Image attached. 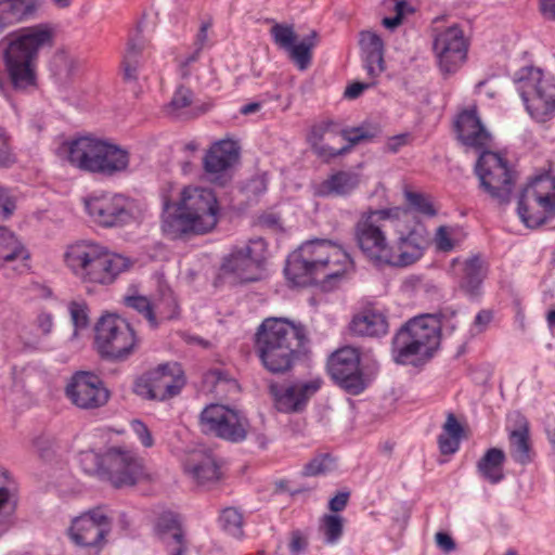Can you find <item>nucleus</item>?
Wrapping results in <instances>:
<instances>
[{
    "instance_id": "f257e3e1",
    "label": "nucleus",
    "mask_w": 555,
    "mask_h": 555,
    "mask_svg": "<svg viewBox=\"0 0 555 555\" xmlns=\"http://www.w3.org/2000/svg\"><path fill=\"white\" fill-rule=\"evenodd\" d=\"M53 43V30L46 24L24 27L1 40L3 73L0 88L8 85L16 92H31L38 87L39 51Z\"/></svg>"
},
{
    "instance_id": "f03ea898",
    "label": "nucleus",
    "mask_w": 555,
    "mask_h": 555,
    "mask_svg": "<svg viewBox=\"0 0 555 555\" xmlns=\"http://www.w3.org/2000/svg\"><path fill=\"white\" fill-rule=\"evenodd\" d=\"M351 267L352 260L340 245L330 240L314 238L305 242L288 256L284 272L294 285L308 286L339 279Z\"/></svg>"
},
{
    "instance_id": "7ed1b4c3",
    "label": "nucleus",
    "mask_w": 555,
    "mask_h": 555,
    "mask_svg": "<svg viewBox=\"0 0 555 555\" xmlns=\"http://www.w3.org/2000/svg\"><path fill=\"white\" fill-rule=\"evenodd\" d=\"M309 343L301 323L285 318H267L255 335L256 352L263 367L275 375L292 371Z\"/></svg>"
},
{
    "instance_id": "20e7f679",
    "label": "nucleus",
    "mask_w": 555,
    "mask_h": 555,
    "mask_svg": "<svg viewBox=\"0 0 555 555\" xmlns=\"http://www.w3.org/2000/svg\"><path fill=\"white\" fill-rule=\"evenodd\" d=\"M218 212V202L211 190L186 186L177 203L164 202L162 229L171 238L205 234L216 227Z\"/></svg>"
},
{
    "instance_id": "39448f33",
    "label": "nucleus",
    "mask_w": 555,
    "mask_h": 555,
    "mask_svg": "<svg viewBox=\"0 0 555 555\" xmlns=\"http://www.w3.org/2000/svg\"><path fill=\"white\" fill-rule=\"evenodd\" d=\"M447 314H423L404 323L391 343L392 358L399 364H416L428 360L440 345V332L447 325Z\"/></svg>"
},
{
    "instance_id": "423d86ee",
    "label": "nucleus",
    "mask_w": 555,
    "mask_h": 555,
    "mask_svg": "<svg viewBox=\"0 0 555 555\" xmlns=\"http://www.w3.org/2000/svg\"><path fill=\"white\" fill-rule=\"evenodd\" d=\"M65 261L73 273L85 283L108 285L131 262L121 255L109 253L105 247L93 242H79L72 245Z\"/></svg>"
},
{
    "instance_id": "0eeeda50",
    "label": "nucleus",
    "mask_w": 555,
    "mask_h": 555,
    "mask_svg": "<svg viewBox=\"0 0 555 555\" xmlns=\"http://www.w3.org/2000/svg\"><path fill=\"white\" fill-rule=\"evenodd\" d=\"M68 162L82 171L111 178L128 170L130 153L108 140L85 135L68 143Z\"/></svg>"
},
{
    "instance_id": "6e6552de",
    "label": "nucleus",
    "mask_w": 555,
    "mask_h": 555,
    "mask_svg": "<svg viewBox=\"0 0 555 555\" xmlns=\"http://www.w3.org/2000/svg\"><path fill=\"white\" fill-rule=\"evenodd\" d=\"M513 81L527 112L538 121L555 114V79L541 68L524 66L515 72Z\"/></svg>"
},
{
    "instance_id": "1a4fd4ad",
    "label": "nucleus",
    "mask_w": 555,
    "mask_h": 555,
    "mask_svg": "<svg viewBox=\"0 0 555 555\" xmlns=\"http://www.w3.org/2000/svg\"><path fill=\"white\" fill-rule=\"evenodd\" d=\"M94 345L102 359L127 361L138 349V338L130 323L116 313L103 314L94 326Z\"/></svg>"
},
{
    "instance_id": "9d476101",
    "label": "nucleus",
    "mask_w": 555,
    "mask_h": 555,
    "mask_svg": "<svg viewBox=\"0 0 555 555\" xmlns=\"http://www.w3.org/2000/svg\"><path fill=\"white\" fill-rule=\"evenodd\" d=\"M517 212L527 228L537 229L555 217V177L532 178L521 190Z\"/></svg>"
},
{
    "instance_id": "9b49d317",
    "label": "nucleus",
    "mask_w": 555,
    "mask_h": 555,
    "mask_svg": "<svg viewBox=\"0 0 555 555\" xmlns=\"http://www.w3.org/2000/svg\"><path fill=\"white\" fill-rule=\"evenodd\" d=\"M399 208L367 210L354 225V238L363 255L376 264H386L390 244L386 235L387 222L398 218Z\"/></svg>"
},
{
    "instance_id": "f8f14e48",
    "label": "nucleus",
    "mask_w": 555,
    "mask_h": 555,
    "mask_svg": "<svg viewBox=\"0 0 555 555\" xmlns=\"http://www.w3.org/2000/svg\"><path fill=\"white\" fill-rule=\"evenodd\" d=\"M479 188L499 204H507L517 181V171L499 153L483 151L475 165Z\"/></svg>"
},
{
    "instance_id": "ddd939ff",
    "label": "nucleus",
    "mask_w": 555,
    "mask_h": 555,
    "mask_svg": "<svg viewBox=\"0 0 555 555\" xmlns=\"http://www.w3.org/2000/svg\"><path fill=\"white\" fill-rule=\"evenodd\" d=\"M184 385L185 376L181 365L167 362L138 376L132 391L144 400L166 401L179 395Z\"/></svg>"
},
{
    "instance_id": "4468645a",
    "label": "nucleus",
    "mask_w": 555,
    "mask_h": 555,
    "mask_svg": "<svg viewBox=\"0 0 555 555\" xmlns=\"http://www.w3.org/2000/svg\"><path fill=\"white\" fill-rule=\"evenodd\" d=\"M112 518L104 506H95L73 518L67 529L69 540L92 554H100L112 531Z\"/></svg>"
},
{
    "instance_id": "2eb2a0df",
    "label": "nucleus",
    "mask_w": 555,
    "mask_h": 555,
    "mask_svg": "<svg viewBox=\"0 0 555 555\" xmlns=\"http://www.w3.org/2000/svg\"><path fill=\"white\" fill-rule=\"evenodd\" d=\"M267 244L263 238H250L242 246H234L223 258L221 272L232 275L240 283L255 282L266 260Z\"/></svg>"
},
{
    "instance_id": "dca6fc26",
    "label": "nucleus",
    "mask_w": 555,
    "mask_h": 555,
    "mask_svg": "<svg viewBox=\"0 0 555 555\" xmlns=\"http://www.w3.org/2000/svg\"><path fill=\"white\" fill-rule=\"evenodd\" d=\"M334 126L335 124L332 120H324L312 126L308 134V142L311 145L313 153L323 158L325 162H330L337 156L345 155L361 141L372 140L380 134L379 126L371 124H363L351 129H343L340 134L346 141H348V144L336 150L328 145L322 144L325 134L333 131L332 128Z\"/></svg>"
},
{
    "instance_id": "f3484780",
    "label": "nucleus",
    "mask_w": 555,
    "mask_h": 555,
    "mask_svg": "<svg viewBox=\"0 0 555 555\" xmlns=\"http://www.w3.org/2000/svg\"><path fill=\"white\" fill-rule=\"evenodd\" d=\"M204 431L231 442H241L247 436L248 420L237 410L223 404H210L201 413Z\"/></svg>"
},
{
    "instance_id": "a211bd4d",
    "label": "nucleus",
    "mask_w": 555,
    "mask_h": 555,
    "mask_svg": "<svg viewBox=\"0 0 555 555\" xmlns=\"http://www.w3.org/2000/svg\"><path fill=\"white\" fill-rule=\"evenodd\" d=\"M360 361V351L350 346L336 350L327 361V371L332 379L352 396L360 395L367 387Z\"/></svg>"
},
{
    "instance_id": "6ab92c4d",
    "label": "nucleus",
    "mask_w": 555,
    "mask_h": 555,
    "mask_svg": "<svg viewBox=\"0 0 555 555\" xmlns=\"http://www.w3.org/2000/svg\"><path fill=\"white\" fill-rule=\"evenodd\" d=\"M65 395L69 401L82 410L104 406L111 397L104 382L94 373L79 371L68 380Z\"/></svg>"
},
{
    "instance_id": "aec40b11",
    "label": "nucleus",
    "mask_w": 555,
    "mask_h": 555,
    "mask_svg": "<svg viewBox=\"0 0 555 555\" xmlns=\"http://www.w3.org/2000/svg\"><path fill=\"white\" fill-rule=\"evenodd\" d=\"M104 463L106 478L115 488L133 486L144 476L143 460L131 450L111 448Z\"/></svg>"
},
{
    "instance_id": "412c9836",
    "label": "nucleus",
    "mask_w": 555,
    "mask_h": 555,
    "mask_svg": "<svg viewBox=\"0 0 555 555\" xmlns=\"http://www.w3.org/2000/svg\"><path fill=\"white\" fill-rule=\"evenodd\" d=\"M86 209L93 221L102 227H119L131 218L129 201L120 194H102L86 201Z\"/></svg>"
},
{
    "instance_id": "4be33fe9",
    "label": "nucleus",
    "mask_w": 555,
    "mask_h": 555,
    "mask_svg": "<svg viewBox=\"0 0 555 555\" xmlns=\"http://www.w3.org/2000/svg\"><path fill=\"white\" fill-rule=\"evenodd\" d=\"M322 384L323 382L319 377L307 382H296L286 387L271 383L269 392L278 411L300 413L306 409L310 399L321 389Z\"/></svg>"
},
{
    "instance_id": "5701e85b",
    "label": "nucleus",
    "mask_w": 555,
    "mask_h": 555,
    "mask_svg": "<svg viewBox=\"0 0 555 555\" xmlns=\"http://www.w3.org/2000/svg\"><path fill=\"white\" fill-rule=\"evenodd\" d=\"M433 49L444 73L455 72L467 55V42L462 29L456 25L438 33L434 39Z\"/></svg>"
},
{
    "instance_id": "b1692460",
    "label": "nucleus",
    "mask_w": 555,
    "mask_h": 555,
    "mask_svg": "<svg viewBox=\"0 0 555 555\" xmlns=\"http://www.w3.org/2000/svg\"><path fill=\"white\" fill-rule=\"evenodd\" d=\"M450 267L460 291L469 298H477L481 295L488 267L479 254L467 258L456 257L451 260Z\"/></svg>"
},
{
    "instance_id": "393cba45",
    "label": "nucleus",
    "mask_w": 555,
    "mask_h": 555,
    "mask_svg": "<svg viewBox=\"0 0 555 555\" xmlns=\"http://www.w3.org/2000/svg\"><path fill=\"white\" fill-rule=\"evenodd\" d=\"M240 146L233 140H220L206 152L203 167L206 175L220 185L225 183L224 173L238 159Z\"/></svg>"
},
{
    "instance_id": "a878e982",
    "label": "nucleus",
    "mask_w": 555,
    "mask_h": 555,
    "mask_svg": "<svg viewBox=\"0 0 555 555\" xmlns=\"http://www.w3.org/2000/svg\"><path fill=\"white\" fill-rule=\"evenodd\" d=\"M427 244L426 231L423 228H413L405 235L399 236L397 245H390L386 264L406 267L417 261Z\"/></svg>"
},
{
    "instance_id": "bb28decb",
    "label": "nucleus",
    "mask_w": 555,
    "mask_h": 555,
    "mask_svg": "<svg viewBox=\"0 0 555 555\" xmlns=\"http://www.w3.org/2000/svg\"><path fill=\"white\" fill-rule=\"evenodd\" d=\"M154 530L165 544L168 555L186 554L188 541L179 514L171 511L163 512L155 520Z\"/></svg>"
},
{
    "instance_id": "cd10ccee",
    "label": "nucleus",
    "mask_w": 555,
    "mask_h": 555,
    "mask_svg": "<svg viewBox=\"0 0 555 555\" xmlns=\"http://www.w3.org/2000/svg\"><path fill=\"white\" fill-rule=\"evenodd\" d=\"M511 421L512 424L506 427L509 454L517 464L528 465L534 457L529 421L518 412L512 414Z\"/></svg>"
},
{
    "instance_id": "c85d7f7f",
    "label": "nucleus",
    "mask_w": 555,
    "mask_h": 555,
    "mask_svg": "<svg viewBox=\"0 0 555 555\" xmlns=\"http://www.w3.org/2000/svg\"><path fill=\"white\" fill-rule=\"evenodd\" d=\"M454 130L463 145L481 149L489 141V133L483 127L476 107L464 109L454 121Z\"/></svg>"
},
{
    "instance_id": "c756f323",
    "label": "nucleus",
    "mask_w": 555,
    "mask_h": 555,
    "mask_svg": "<svg viewBox=\"0 0 555 555\" xmlns=\"http://www.w3.org/2000/svg\"><path fill=\"white\" fill-rule=\"evenodd\" d=\"M184 472L199 486H207L220 479V467L215 457L203 451L192 452L183 464Z\"/></svg>"
},
{
    "instance_id": "7c9ffc66",
    "label": "nucleus",
    "mask_w": 555,
    "mask_h": 555,
    "mask_svg": "<svg viewBox=\"0 0 555 555\" xmlns=\"http://www.w3.org/2000/svg\"><path fill=\"white\" fill-rule=\"evenodd\" d=\"M388 321L384 313L364 309L353 315L349 328L357 336L379 337L388 333Z\"/></svg>"
},
{
    "instance_id": "2f4dec72",
    "label": "nucleus",
    "mask_w": 555,
    "mask_h": 555,
    "mask_svg": "<svg viewBox=\"0 0 555 555\" xmlns=\"http://www.w3.org/2000/svg\"><path fill=\"white\" fill-rule=\"evenodd\" d=\"M27 249L18 242L16 236L8 228L0 227V266L20 260L18 266L13 267V269L23 273L29 269Z\"/></svg>"
},
{
    "instance_id": "473e14b6",
    "label": "nucleus",
    "mask_w": 555,
    "mask_h": 555,
    "mask_svg": "<svg viewBox=\"0 0 555 555\" xmlns=\"http://www.w3.org/2000/svg\"><path fill=\"white\" fill-rule=\"evenodd\" d=\"M360 176L353 171L339 170L322 181L317 190L320 196H346L358 188Z\"/></svg>"
},
{
    "instance_id": "72a5a7b5",
    "label": "nucleus",
    "mask_w": 555,
    "mask_h": 555,
    "mask_svg": "<svg viewBox=\"0 0 555 555\" xmlns=\"http://www.w3.org/2000/svg\"><path fill=\"white\" fill-rule=\"evenodd\" d=\"M505 453L499 448H490L477 462L478 475L487 482L496 485L501 482L504 475Z\"/></svg>"
},
{
    "instance_id": "f704fd0d",
    "label": "nucleus",
    "mask_w": 555,
    "mask_h": 555,
    "mask_svg": "<svg viewBox=\"0 0 555 555\" xmlns=\"http://www.w3.org/2000/svg\"><path fill=\"white\" fill-rule=\"evenodd\" d=\"M142 30L137 29L127 43L122 60L124 79L135 80L138 78V68L141 64L142 52L145 48V41L141 35Z\"/></svg>"
},
{
    "instance_id": "c9c22d12",
    "label": "nucleus",
    "mask_w": 555,
    "mask_h": 555,
    "mask_svg": "<svg viewBox=\"0 0 555 555\" xmlns=\"http://www.w3.org/2000/svg\"><path fill=\"white\" fill-rule=\"evenodd\" d=\"M318 33L312 30L307 37L300 42L296 41L286 51L289 54L291 60L296 64L300 70H305L309 67L312 60V49L317 46Z\"/></svg>"
},
{
    "instance_id": "e433bc0d",
    "label": "nucleus",
    "mask_w": 555,
    "mask_h": 555,
    "mask_svg": "<svg viewBox=\"0 0 555 555\" xmlns=\"http://www.w3.org/2000/svg\"><path fill=\"white\" fill-rule=\"evenodd\" d=\"M122 302L125 307L142 315L151 327L156 328L158 326L154 301L149 297L143 295H127L124 297Z\"/></svg>"
},
{
    "instance_id": "4c0bfd02",
    "label": "nucleus",
    "mask_w": 555,
    "mask_h": 555,
    "mask_svg": "<svg viewBox=\"0 0 555 555\" xmlns=\"http://www.w3.org/2000/svg\"><path fill=\"white\" fill-rule=\"evenodd\" d=\"M320 531L328 544L337 543L344 532V519L339 515L326 514L320 520Z\"/></svg>"
},
{
    "instance_id": "58836bf2",
    "label": "nucleus",
    "mask_w": 555,
    "mask_h": 555,
    "mask_svg": "<svg viewBox=\"0 0 555 555\" xmlns=\"http://www.w3.org/2000/svg\"><path fill=\"white\" fill-rule=\"evenodd\" d=\"M222 529L229 534L241 538L243 535V515L234 507H227L219 517Z\"/></svg>"
},
{
    "instance_id": "ea45409f",
    "label": "nucleus",
    "mask_w": 555,
    "mask_h": 555,
    "mask_svg": "<svg viewBox=\"0 0 555 555\" xmlns=\"http://www.w3.org/2000/svg\"><path fill=\"white\" fill-rule=\"evenodd\" d=\"M335 468V460L328 453H322L309 461L302 469L306 477L319 476L326 474Z\"/></svg>"
},
{
    "instance_id": "a19ab883",
    "label": "nucleus",
    "mask_w": 555,
    "mask_h": 555,
    "mask_svg": "<svg viewBox=\"0 0 555 555\" xmlns=\"http://www.w3.org/2000/svg\"><path fill=\"white\" fill-rule=\"evenodd\" d=\"M405 199L408 204L418 214L433 218L437 215V209L435 208L433 202L430 201V196L413 191L404 192Z\"/></svg>"
},
{
    "instance_id": "79ce46f5",
    "label": "nucleus",
    "mask_w": 555,
    "mask_h": 555,
    "mask_svg": "<svg viewBox=\"0 0 555 555\" xmlns=\"http://www.w3.org/2000/svg\"><path fill=\"white\" fill-rule=\"evenodd\" d=\"M79 462L86 474L106 478L104 455L101 456L92 451L82 452L80 453Z\"/></svg>"
},
{
    "instance_id": "37998d69",
    "label": "nucleus",
    "mask_w": 555,
    "mask_h": 555,
    "mask_svg": "<svg viewBox=\"0 0 555 555\" xmlns=\"http://www.w3.org/2000/svg\"><path fill=\"white\" fill-rule=\"evenodd\" d=\"M158 324L164 320H171L178 315V304L171 292L165 293L154 301Z\"/></svg>"
},
{
    "instance_id": "c03bdc74",
    "label": "nucleus",
    "mask_w": 555,
    "mask_h": 555,
    "mask_svg": "<svg viewBox=\"0 0 555 555\" xmlns=\"http://www.w3.org/2000/svg\"><path fill=\"white\" fill-rule=\"evenodd\" d=\"M7 470L0 467V514L13 516L16 509V500L13 493L8 489Z\"/></svg>"
},
{
    "instance_id": "a18cd8bd",
    "label": "nucleus",
    "mask_w": 555,
    "mask_h": 555,
    "mask_svg": "<svg viewBox=\"0 0 555 555\" xmlns=\"http://www.w3.org/2000/svg\"><path fill=\"white\" fill-rule=\"evenodd\" d=\"M275 44L283 50H287L296 41V34L292 25L279 24L272 26L270 30Z\"/></svg>"
},
{
    "instance_id": "49530a36",
    "label": "nucleus",
    "mask_w": 555,
    "mask_h": 555,
    "mask_svg": "<svg viewBox=\"0 0 555 555\" xmlns=\"http://www.w3.org/2000/svg\"><path fill=\"white\" fill-rule=\"evenodd\" d=\"M363 67L370 79L376 78L385 70L384 52L361 54Z\"/></svg>"
},
{
    "instance_id": "de8ad7c7",
    "label": "nucleus",
    "mask_w": 555,
    "mask_h": 555,
    "mask_svg": "<svg viewBox=\"0 0 555 555\" xmlns=\"http://www.w3.org/2000/svg\"><path fill=\"white\" fill-rule=\"evenodd\" d=\"M70 319L75 327V334L89 325V309L85 302L72 301L68 306Z\"/></svg>"
},
{
    "instance_id": "09e8293b",
    "label": "nucleus",
    "mask_w": 555,
    "mask_h": 555,
    "mask_svg": "<svg viewBox=\"0 0 555 555\" xmlns=\"http://www.w3.org/2000/svg\"><path fill=\"white\" fill-rule=\"evenodd\" d=\"M359 44L361 54L384 52V42L382 38L373 31H361Z\"/></svg>"
},
{
    "instance_id": "8fccbe9b",
    "label": "nucleus",
    "mask_w": 555,
    "mask_h": 555,
    "mask_svg": "<svg viewBox=\"0 0 555 555\" xmlns=\"http://www.w3.org/2000/svg\"><path fill=\"white\" fill-rule=\"evenodd\" d=\"M15 163L11 146V138L7 130L0 126V169L8 168Z\"/></svg>"
},
{
    "instance_id": "3c124183",
    "label": "nucleus",
    "mask_w": 555,
    "mask_h": 555,
    "mask_svg": "<svg viewBox=\"0 0 555 555\" xmlns=\"http://www.w3.org/2000/svg\"><path fill=\"white\" fill-rule=\"evenodd\" d=\"M192 91L183 86L179 87L169 103L171 112H178L192 103Z\"/></svg>"
},
{
    "instance_id": "603ef678",
    "label": "nucleus",
    "mask_w": 555,
    "mask_h": 555,
    "mask_svg": "<svg viewBox=\"0 0 555 555\" xmlns=\"http://www.w3.org/2000/svg\"><path fill=\"white\" fill-rule=\"evenodd\" d=\"M11 4V11L15 16L16 21H22L26 16L30 15L37 8V0H9Z\"/></svg>"
},
{
    "instance_id": "864d4df0",
    "label": "nucleus",
    "mask_w": 555,
    "mask_h": 555,
    "mask_svg": "<svg viewBox=\"0 0 555 555\" xmlns=\"http://www.w3.org/2000/svg\"><path fill=\"white\" fill-rule=\"evenodd\" d=\"M131 429L144 448H152L154 446L152 433L142 421L133 420L131 422Z\"/></svg>"
},
{
    "instance_id": "5fc2aeb1",
    "label": "nucleus",
    "mask_w": 555,
    "mask_h": 555,
    "mask_svg": "<svg viewBox=\"0 0 555 555\" xmlns=\"http://www.w3.org/2000/svg\"><path fill=\"white\" fill-rule=\"evenodd\" d=\"M460 442L461 439L454 438L453 436L441 434L438 437L439 450L444 455L455 453L460 448Z\"/></svg>"
},
{
    "instance_id": "6e6d98bb",
    "label": "nucleus",
    "mask_w": 555,
    "mask_h": 555,
    "mask_svg": "<svg viewBox=\"0 0 555 555\" xmlns=\"http://www.w3.org/2000/svg\"><path fill=\"white\" fill-rule=\"evenodd\" d=\"M464 433L463 426L459 423L453 413H449L442 427V434L461 439Z\"/></svg>"
},
{
    "instance_id": "4d7b16f0",
    "label": "nucleus",
    "mask_w": 555,
    "mask_h": 555,
    "mask_svg": "<svg viewBox=\"0 0 555 555\" xmlns=\"http://www.w3.org/2000/svg\"><path fill=\"white\" fill-rule=\"evenodd\" d=\"M288 547L292 555H301L308 547V540L300 531H294Z\"/></svg>"
},
{
    "instance_id": "13d9d810",
    "label": "nucleus",
    "mask_w": 555,
    "mask_h": 555,
    "mask_svg": "<svg viewBox=\"0 0 555 555\" xmlns=\"http://www.w3.org/2000/svg\"><path fill=\"white\" fill-rule=\"evenodd\" d=\"M436 245L439 250L450 251L454 247V242L451 238L446 227H439L436 233Z\"/></svg>"
},
{
    "instance_id": "bf43d9fd",
    "label": "nucleus",
    "mask_w": 555,
    "mask_h": 555,
    "mask_svg": "<svg viewBox=\"0 0 555 555\" xmlns=\"http://www.w3.org/2000/svg\"><path fill=\"white\" fill-rule=\"evenodd\" d=\"M493 319V313L491 310H480L475 317L473 328L476 333H482L487 330L488 325L491 323Z\"/></svg>"
},
{
    "instance_id": "052dcab7",
    "label": "nucleus",
    "mask_w": 555,
    "mask_h": 555,
    "mask_svg": "<svg viewBox=\"0 0 555 555\" xmlns=\"http://www.w3.org/2000/svg\"><path fill=\"white\" fill-rule=\"evenodd\" d=\"M350 498L349 491H339L328 502V508L332 512L338 513L345 509Z\"/></svg>"
},
{
    "instance_id": "680f3d73",
    "label": "nucleus",
    "mask_w": 555,
    "mask_h": 555,
    "mask_svg": "<svg viewBox=\"0 0 555 555\" xmlns=\"http://www.w3.org/2000/svg\"><path fill=\"white\" fill-rule=\"evenodd\" d=\"M375 85V80L371 79L370 82H353L349 85L345 90V96L348 99H357L362 92Z\"/></svg>"
},
{
    "instance_id": "e2e57ef3",
    "label": "nucleus",
    "mask_w": 555,
    "mask_h": 555,
    "mask_svg": "<svg viewBox=\"0 0 555 555\" xmlns=\"http://www.w3.org/2000/svg\"><path fill=\"white\" fill-rule=\"evenodd\" d=\"M15 209L14 203L9 198L7 191L0 188V218H9Z\"/></svg>"
},
{
    "instance_id": "0e129e2a",
    "label": "nucleus",
    "mask_w": 555,
    "mask_h": 555,
    "mask_svg": "<svg viewBox=\"0 0 555 555\" xmlns=\"http://www.w3.org/2000/svg\"><path fill=\"white\" fill-rule=\"evenodd\" d=\"M211 27V22L210 21H207V22H203L201 27H199V30L196 35V39H195V47H197V52H201L204 47L206 46L207 41H208V29Z\"/></svg>"
},
{
    "instance_id": "69168bd1",
    "label": "nucleus",
    "mask_w": 555,
    "mask_h": 555,
    "mask_svg": "<svg viewBox=\"0 0 555 555\" xmlns=\"http://www.w3.org/2000/svg\"><path fill=\"white\" fill-rule=\"evenodd\" d=\"M10 7L9 0H0V20L3 22L4 27L17 22Z\"/></svg>"
},
{
    "instance_id": "338daca9",
    "label": "nucleus",
    "mask_w": 555,
    "mask_h": 555,
    "mask_svg": "<svg viewBox=\"0 0 555 555\" xmlns=\"http://www.w3.org/2000/svg\"><path fill=\"white\" fill-rule=\"evenodd\" d=\"M436 543L446 553H450L456 547L452 537L444 532H438L436 534Z\"/></svg>"
},
{
    "instance_id": "774afa93",
    "label": "nucleus",
    "mask_w": 555,
    "mask_h": 555,
    "mask_svg": "<svg viewBox=\"0 0 555 555\" xmlns=\"http://www.w3.org/2000/svg\"><path fill=\"white\" fill-rule=\"evenodd\" d=\"M37 326L43 335H49L53 328V318L50 313L42 312L37 317Z\"/></svg>"
}]
</instances>
